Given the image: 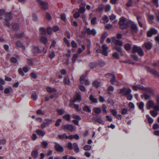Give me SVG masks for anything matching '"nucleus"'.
I'll list each match as a JSON object with an SVG mask.
<instances>
[{
	"label": "nucleus",
	"mask_w": 159,
	"mask_h": 159,
	"mask_svg": "<svg viewBox=\"0 0 159 159\" xmlns=\"http://www.w3.org/2000/svg\"><path fill=\"white\" fill-rule=\"evenodd\" d=\"M2 16L4 17V25L8 27H10V24L9 21L12 18V16L11 13L9 12H6L3 9L0 10V19L2 20L3 17Z\"/></svg>",
	"instance_id": "f257e3e1"
},
{
	"label": "nucleus",
	"mask_w": 159,
	"mask_h": 159,
	"mask_svg": "<svg viewBox=\"0 0 159 159\" xmlns=\"http://www.w3.org/2000/svg\"><path fill=\"white\" fill-rule=\"evenodd\" d=\"M19 29V25L16 23H14L12 25L11 30L13 33L16 34V36L17 38H24L25 39H28L27 36H24V34L23 33H21L20 34H18L16 32Z\"/></svg>",
	"instance_id": "f03ea898"
},
{
	"label": "nucleus",
	"mask_w": 159,
	"mask_h": 159,
	"mask_svg": "<svg viewBox=\"0 0 159 159\" xmlns=\"http://www.w3.org/2000/svg\"><path fill=\"white\" fill-rule=\"evenodd\" d=\"M112 43L115 44V48L116 50L119 52H121L122 50L120 46L123 45L122 42L118 40H117L116 37H113L111 39Z\"/></svg>",
	"instance_id": "7ed1b4c3"
},
{
	"label": "nucleus",
	"mask_w": 159,
	"mask_h": 159,
	"mask_svg": "<svg viewBox=\"0 0 159 159\" xmlns=\"http://www.w3.org/2000/svg\"><path fill=\"white\" fill-rule=\"evenodd\" d=\"M128 27L130 28L131 30L130 33L134 34L137 33L138 31V29L137 25L133 21L129 20L128 23Z\"/></svg>",
	"instance_id": "20e7f679"
},
{
	"label": "nucleus",
	"mask_w": 159,
	"mask_h": 159,
	"mask_svg": "<svg viewBox=\"0 0 159 159\" xmlns=\"http://www.w3.org/2000/svg\"><path fill=\"white\" fill-rule=\"evenodd\" d=\"M129 20H127L124 17H122L120 19L119 24L120 27L121 29L125 28L128 27V23Z\"/></svg>",
	"instance_id": "39448f33"
},
{
	"label": "nucleus",
	"mask_w": 159,
	"mask_h": 159,
	"mask_svg": "<svg viewBox=\"0 0 159 159\" xmlns=\"http://www.w3.org/2000/svg\"><path fill=\"white\" fill-rule=\"evenodd\" d=\"M106 76L111 79V82L112 84L114 85L115 83H116V85L117 86H119L120 83L118 82V80H116V77L115 75L111 73H108L107 74Z\"/></svg>",
	"instance_id": "423d86ee"
},
{
	"label": "nucleus",
	"mask_w": 159,
	"mask_h": 159,
	"mask_svg": "<svg viewBox=\"0 0 159 159\" xmlns=\"http://www.w3.org/2000/svg\"><path fill=\"white\" fill-rule=\"evenodd\" d=\"M136 52H137L139 55L140 56H142L144 55L143 51L141 47L134 45L133 48L132 53Z\"/></svg>",
	"instance_id": "0eeeda50"
},
{
	"label": "nucleus",
	"mask_w": 159,
	"mask_h": 159,
	"mask_svg": "<svg viewBox=\"0 0 159 159\" xmlns=\"http://www.w3.org/2000/svg\"><path fill=\"white\" fill-rule=\"evenodd\" d=\"M81 95L79 93H77L75 95L74 99L70 102L69 106L71 107L73 103H74L77 101H81Z\"/></svg>",
	"instance_id": "6e6552de"
},
{
	"label": "nucleus",
	"mask_w": 159,
	"mask_h": 159,
	"mask_svg": "<svg viewBox=\"0 0 159 159\" xmlns=\"http://www.w3.org/2000/svg\"><path fill=\"white\" fill-rule=\"evenodd\" d=\"M84 30L86 33H87L89 35L93 34L95 35L96 33V31L95 29H93L91 30L90 28H87L86 27H84Z\"/></svg>",
	"instance_id": "1a4fd4ad"
},
{
	"label": "nucleus",
	"mask_w": 159,
	"mask_h": 159,
	"mask_svg": "<svg viewBox=\"0 0 159 159\" xmlns=\"http://www.w3.org/2000/svg\"><path fill=\"white\" fill-rule=\"evenodd\" d=\"M157 32V30L153 28H151L147 33V36L148 37H151L153 35L156 34Z\"/></svg>",
	"instance_id": "9d476101"
},
{
	"label": "nucleus",
	"mask_w": 159,
	"mask_h": 159,
	"mask_svg": "<svg viewBox=\"0 0 159 159\" xmlns=\"http://www.w3.org/2000/svg\"><path fill=\"white\" fill-rule=\"evenodd\" d=\"M62 128L63 129H67L70 131H72L74 129V128L72 125L67 124L66 125H63L62 126Z\"/></svg>",
	"instance_id": "9b49d317"
},
{
	"label": "nucleus",
	"mask_w": 159,
	"mask_h": 159,
	"mask_svg": "<svg viewBox=\"0 0 159 159\" xmlns=\"http://www.w3.org/2000/svg\"><path fill=\"white\" fill-rule=\"evenodd\" d=\"M37 2L39 5L44 9H46L48 8V5L47 2H44L41 0H37Z\"/></svg>",
	"instance_id": "f8f14e48"
},
{
	"label": "nucleus",
	"mask_w": 159,
	"mask_h": 159,
	"mask_svg": "<svg viewBox=\"0 0 159 159\" xmlns=\"http://www.w3.org/2000/svg\"><path fill=\"white\" fill-rule=\"evenodd\" d=\"M46 122L43 123L41 125V127L42 128H44L46 127L47 125L51 124L52 120L48 119H46L44 120Z\"/></svg>",
	"instance_id": "ddd939ff"
},
{
	"label": "nucleus",
	"mask_w": 159,
	"mask_h": 159,
	"mask_svg": "<svg viewBox=\"0 0 159 159\" xmlns=\"http://www.w3.org/2000/svg\"><path fill=\"white\" fill-rule=\"evenodd\" d=\"M55 148L56 150L59 152H62L63 151V147L57 143H55Z\"/></svg>",
	"instance_id": "4468645a"
},
{
	"label": "nucleus",
	"mask_w": 159,
	"mask_h": 159,
	"mask_svg": "<svg viewBox=\"0 0 159 159\" xmlns=\"http://www.w3.org/2000/svg\"><path fill=\"white\" fill-rule=\"evenodd\" d=\"M131 91L130 89H128L126 92L125 93V96H127V99L128 100H131L133 98L132 95L130 94Z\"/></svg>",
	"instance_id": "2eb2a0df"
},
{
	"label": "nucleus",
	"mask_w": 159,
	"mask_h": 159,
	"mask_svg": "<svg viewBox=\"0 0 159 159\" xmlns=\"http://www.w3.org/2000/svg\"><path fill=\"white\" fill-rule=\"evenodd\" d=\"M28 68L27 67H24L23 68V70L20 68H19L18 69V72L19 74L20 75L22 76H23L24 75V74L23 72V71L25 73H26L28 72Z\"/></svg>",
	"instance_id": "dca6fc26"
},
{
	"label": "nucleus",
	"mask_w": 159,
	"mask_h": 159,
	"mask_svg": "<svg viewBox=\"0 0 159 159\" xmlns=\"http://www.w3.org/2000/svg\"><path fill=\"white\" fill-rule=\"evenodd\" d=\"M108 48L105 44H103L102 46V53L103 55L105 56H107L108 55V52H107Z\"/></svg>",
	"instance_id": "f3484780"
},
{
	"label": "nucleus",
	"mask_w": 159,
	"mask_h": 159,
	"mask_svg": "<svg viewBox=\"0 0 159 159\" xmlns=\"http://www.w3.org/2000/svg\"><path fill=\"white\" fill-rule=\"evenodd\" d=\"M32 51L34 55H36L38 53L41 52V51L37 47L34 46L32 50Z\"/></svg>",
	"instance_id": "a211bd4d"
},
{
	"label": "nucleus",
	"mask_w": 159,
	"mask_h": 159,
	"mask_svg": "<svg viewBox=\"0 0 159 159\" xmlns=\"http://www.w3.org/2000/svg\"><path fill=\"white\" fill-rule=\"evenodd\" d=\"M156 102L157 104H155L154 107V109L156 110L159 111V94L156 96Z\"/></svg>",
	"instance_id": "6ab92c4d"
},
{
	"label": "nucleus",
	"mask_w": 159,
	"mask_h": 159,
	"mask_svg": "<svg viewBox=\"0 0 159 159\" xmlns=\"http://www.w3.org/2000/svg\"><path fill=\"white\" fill-rule=\"evenodd\" d=\"M147 70L154 75L157 76H159V73L155 70L149 67H147Z\"/></svg>",
	"instance_id": "aec40b11"
},
{
	"label": "nucleus",
	"mask_w": 159,
	"mask_h": 159,
	"mask_svg": "<svg viewBox=\"0 0 159 159\" xmlns=\"http://www.w3.org/2000/svg\"><path fill=\"white\" fill-rule=\"evenodd\" d=\"M155 105L154 101L152 100H150L148 102L147 105V107L148 109H149L152 107H153L154 108V107Z\"/></svg>",
	"instance_id": "412c9836"
},
{
	"label": "nucleus",
	"mask_w": 159,
	"mask_h": 159,
	"mask_svg": "<svg viewBox=\"0 0 159 159\" xmlns=\"http://www.w3.org/2000/svg\"><path fill=\"white\" fill-rule=\"evenodd\" d=\"M36 133L39 136H43L45 134V132L44 130L40 129H38L36 131Z\"/></svg>",
	"instance_id": "4be33fe9"
},
{
	"label": "nucleus",
	"mask_w": 159,
	"mask_h": 159,
	"mask_svg": "<svg viewBox=\"0 0 159 159\" xmlns=\"http://www.w3.org/2000/svg\"><path fill=\"white\" fill-rule=\"evenodd\" d=\"M31 154L35 159H36L38 156V150L36 149L33 151L31 152Z\"/></svg>",
	"instance_id": "5701e85b"
},
{
	"label": "nucleus",
	"mask_w": 159,
	"mask_h": 159,
	"mask_svg": "<svg viewBox=\"0 0 159 159\" xmlns=\"http://www.w3.org/2000/svg\"><path fill=\"white\" fill-rule=\"evenodd\" d=\"M143 46L145 47V48L148 50L150 49L152 47V44L149 42H148L145 43Z\"/></svg>",
	"instance_id": "b1692460"
},
{
	"label": "nucleus",
	"mask_w": 159,
	"mask_h": 159,
	"mask_svg": "<svg viewBox=\"0 0 159 159\" xmlns=\"http://www.w3.org/2000/svg\"><path fill=\"white\" fill-rule=\"evenodd\" d=\"M140 88L141 89H143L144 90H145L147 92L150 94H154V92H153V90L150 88L143 87V88L142 87V88Z\"/></svg>",
	"instance_id": "393cba45"
},
{
	"label": "nucleus",
	"mask_w": 159,
	"mask_h": 159,
	"mask_svg": "<svg viewBox=\"0 0 159 159\" xmlns=\"http://www.w3.org/2000/svg\"><path fill=\"white\" fill-rule=\"evenodd\" d=\"M90 100L93 102L97 103L98 102L97 99L94 97L93 95H91L89 97Z\"/></svg>",
	"instance_id": "a878e982"
},
{
	"label": "nucleus",
	"mask_w": 159,
	"mask_h": 159,
	"mask_svg": "<svg viewBox=\"0 0 159 159\" xmlns=\"http://www.w3.org/2000/svg\"><path fill=\"white\" fill-rule=\"evenodd\" d=\"M48 93H52L56 92V90L55 88L47 87L46 89Z\"/></svg>",
	"instance_id": "bb28decb"
},
{
	"label": "nucleus",
	"mask_w": 159,
	"mask_h": 159,
	"mask_svg": "<svg viewBox=\"0 0 159 159\" xmlns=\"http://www.w3.org/2000/svg\"><path fill=\"white\" fill-rule=\"evenodd\" d=\"M16 45L18 47H21L23 50L25 49V46L23 45L20 41H17L16 43Z\"/></svg>",
	"instance_id": "cd10ccee"
},
{
	"label": "nucleus",
	"mask_w": 159,
	"mask_h": 159,
	"mask_svg": "<svg viewBox=\"0 0 159 159\" xmlns=\"http://www.w3.org/2000/svg\"><path fill=\"white\" fill-rule=\"evenodd\" d=\"M137 105H138L139 109L142 110V112H143L144 111V103L143 102H140L139 103H138Z\"/></svg>",
	"instance_id": "c85d7f7f"
},
{
	"label": "nucleus",
	"mask_w": 159,
	"mask_h": 159,
	"mask_svg": "<svg viewBox=\"0 0 159 159\" xmlns=\"http://www.w3.org/2000/svg\"><path fill=\"white\" fill-rule=\"evenodd\" d=\"M104 8V5L102 4L99 5L97 8L96 9V10L98 12H100L103 10Z\"/></svg>",
	"instance_id": "c756f323"
},
{
	"label": "nucleus",
	"mask_w": 159,
	"mask_h": 159,
	"mask_svg": "<svg viewBox=\"0 0 159 159\" xmlns=\"http://www.w3.org/2000/svg\"><path fill=\"white\" fill-rule=\"evenodd\" d=\"M74 150L75 152H77L79 151V149L77 143H73Z\"/></svg>",
	"instance_id": "7c9ffc66"
},
{
	"label": "nucleus",
	"mask_w": 159,
	"mask_h": 159,
	"mask_svg": "<svg viewBox=\"0 0 159 159\" xmlns=\"http://www.w3.org/2000/svg\"><path fill=\"white\" fill-rule=\"evenodd\" d=\"M114 90V88L113 86H109L108 89H107V93L111 95L112 94V93H111L110 91H113Z\"/></svg>",
	"instance_id": "2f4dec72"
},
{
	"label": "nucleus",
	"mask_w": 159,
	"mask_h": 159,
	"mask_svg": "<svg viewBox=\"0 0 159 159\" xmlns=\"http://www.w3.org/2000/svg\"><path fill=\"white\" fill-rule=\"evenodd\" d=\"M63 118L67 121L70 120V116L69 114L65 115L63 116Z\"/></svg>",
	"instance_id": "473e14b6"
},
{
	"label": "nucleus",
	"mask_w": 159,
	"mask_h": 159,
	"mask_svg": "<svg viewBox=\"0 0 159 159\" xmlns=\"http://www.w3.org/2000/svg\"><path fill=\"white\" fill-rule=\"evenodd\" d=\"M40 41L44 44H46L48 42L47 39L44 36H42L41 38Z\"/></svg>",
	"instance_id": "72a5a7b5"
},
{
	"label": "nucleus",
	"mask_w": 159,
	"mask_h": 159,
	"mask_svg": "<svg viewBox=\"0 0 159 159\" xmlns=\"http://www.w3.org/2000/svg\"><path fill=\"white\" fill-rule=\"evenodd\" d=\"M92 84L94 87L98 88L100 86V83L97 81H95Z\"/></svg>",
	"instance_id": "f704fd0d"
},
{
	"label": "nucleus",
	"mask_w": 159,
	"mask_h": 159,
	"mask_svg": "<svg viewBox=\"0 0 159 159\" xmlns=\"http://www.w3.org/2000/svg\"><path fill=\"white\" fill-rule=\"evenodd\" d=\"M12 90V88L11 87L8 88H6L4 89V92L5 94H8Z\"/></svg>",
	"instance_id": "c9c22d12"
},
{
	"label": "nucleus",
	"mask_w": 159,
	"mask_h": 159,
	"mask_svg": "<svg viewBox=\"0 0 159 159\" xmlns=\"http://www.w3.org/2000/svg\"><path fill=\"white\" fill-rule=\"evenodd\" d=\"M154 110L151 111L150 113L153 116L155 117L157 115L158 113L157 111Z\"/></svg>",
	"instance_id": "e433bc0d"
},
{
	"label": "nucleus",
	"mask_w": 159,
	"mask_h": 159,
	"mask_svg": "<svg viewBox=\"0 0 159 159\" xmlns=\"http://www.w3.org/2000/svg\"><path fill=\"white\" fill-rule=\"evenodd\" d=\"M82 50L80 48H79L78 49V50L77 51V53L78 54L81 53L83 50H84L85 49V47L84 45H82Z\"/></svg>",
	"instance_id": "4c0bfd02"
},
{
	"label": "nucleus",
	"mask_w": 159,
	"mask_h": 159,
	"mask_svg": "<svg viewBox=\"0 0 159 159\" xmlns=\"http://www.w3.org/2000/svg\"><path fill=\"white\" fill-rule=\"evenodd\" d=\"M39 31L41 34L43 35H45L46 34V30L43 27H41L39 29Z\"/></svg>",
	"instance_id": "58836bf2"
},
{
	"label": "nucleus",
	"mask_w": 159,
	"mask_h": 159,
	"mask_svg": "<svg viewBox=\"0 0 159 159\" xmlns=\"http://www.w3.org/2000/svg\"><path fill=\"white\" fill-rule=\"evenodd\" d=\"M95 120L98 123L102 124H104L105 123L104 121L99 118H95Z\"/></svg>",
	"instance_id": "ea45409f"
},
{
	"label": "nucleus",
	"mask_w": 159,
	"mask_h": 159,
	"mask_svg": "<svg viewBox=\"0 0 159 159\" xmlns=\"http://www.w3.org/2000/svg\"><path fill=\"white\" fill-rule=\"evenodd\" d=\"M72 118L74 119L75 120L79 121L81 120L80 117L78 115H77L75 114H72Z\"/></svg>",
	"instance_id": "a19ab883"
},
{
	"label": "nucleus",
	"mask_w": 159,
	"mask_h": 159,
	"mask_svg": "<svg viewBox=\"0 0 159 159\" xmlns=\"http://www.w3.org/2000/svg\"><path fill=\"white\" fill-rule=\"evenodd\" d=\"M85 78V75H82L80 79V83L82 84H83L84 83V80Z\"/></svg>",
	"instance_id": "79ce46f5"
},
{
	"label": "nucleus",
	"mask_w": 159,
	"mask_h": 159,
	"mask_svg": "<svg viewBox=\"0 0 159 159\" xmlns=\"http://www.w3.org/2000/svg\"><path fill=\"white\" fill-rule=\"evenodd\" d=\"M106 12H108L110 11L111 8V6L109 4H107L104 7Z\"/></svg>",
	"instance_id": "37998d69"
},
{
	"label": "nucleus",
	"mask_w": 159,
	"mask_h": 159,
	"mask_svg": "<svg viewBox=\"0 0 159 159\" xmlns=\"http://www.w3.org/2000/svg\"><path fill=\"white\" fill-rule=\"evenodd\" d=\"M102 20L104 23H107L109 21L108 18L106 15H105L103 17Z\"/></svg>",
	"instance_id": "c03bdc74"
},
{
	"label": "nucleus",
	"mask_w": 159,
	"mask_h": 159,
	"mask_svg": "<svg viewBox=\"0 0 159 159\" xmlns=\"http://www.w3.org/2000/svg\"><path fill=\"white\" fill-rule=\"evenodd\" d=\"M37 98V95L35 92L33 93L31 95V98L33 100H36Z\"/></svg>",
	"instance_id": "a18cd8bd"
},
{
	"label": "nucleus",
	"mask_w": 159,
	"mask_h": 159,
	"mask_svg": "<svg viewBox=\"0 0 159 159\" xmlns=\"http://www.w3.org/2000/svg\"><path fill=\"white\" fill-rule=\"evenodd\" d=\"M94 111L95 113L98 114L101 111V110L99 107H96L94 109Z\"/></svg>",
	"instance_id": "49530a36"
},
{
	"label": "nucleus",
	"mask_w": 159,
	"mask_h": 159,
	"mask_svg": "<svg viewBox=\"0 0 159 159\" xmlns=\"http://www.w3.org/2000/svg\"><path fill=\"white\" fill-rule=\"evenodd\" d=\"M55 56V53L54 51H52L50 52L49 55V57L51 59H52Z\"/></svg>",
	"instance_id": "de8ad7c7"
},
{
	"label": "nucleus",
	"mask_w": 159,
	"mask_h": 159,
	"mask_svg": "<svg viewBox=\"0 0 159 159\" xmlns=\"http://www.w3.org/2000/svg\"><path fill=\"white\" fill-rule=\"evenodd\" d=\"M72 105L74 106V108H75L77 109L78 111H81V109L79 108V106L78 104H74L73 103L70 107H71Z\"/></svg>",
	"instance_id": "09e8293b"
},
{
	"label": "nucleus",
	"mask_w": 159,
	"mask_h": 159,
	"mask_svg": "<svg viewBox=\"0 0 159 159\" xmlns=\"http://www.w3.org/2000/svg\"><path fill=\"white\" fill-rule=\"evenodd\" d=\"M57 112L59 115H61L65 112V110L63 109H58L57 110Z\"/></svg>",
	"instance_id": "8fccbe9b"
},
{
	"label": "nucleus",
	"mask_w": 159,
	"mask_h": 159,
	"mask_svg": "<svg viewBox=\"0 0 159 159\" xmlns=\"http://www.w3.org/2000/svg\"><path fill=\"white\" fill-rule=\"evenodd\" d=\"M127 91V90H126V89L125 88H123L120 89V93L122 94L123 95L125 96V93Z\"/></svg>",
	"instance_id": "3c124183"
},
{
	"label": "nucleus",
	"mask_w": 159,
	"mask_h": 159,
	"mask_svg": "<svg viewBox=\"0 0 159 159\" xmlns=\"http://www.w3.org/2000/svg\"><path fill=\"white\" fill-rule=\"evenodd\" d=\"M66 137H67V136L66 135V133H64L62 135H58L59 138L61 139L65 138L66 139Z\"/></svg>",
	"instance_id": "603ef678"
},
{
	"label": "nucleus",
	"mask_w": 159,
	"mask_h": 159,
	"mask_svg": "<svg viewBox=\"0 0 159 159\" xmlns=\"http://www.w3.org/2000/svg\"><path fill=\"white\" fill-rule=\"evenodd\" d=\"M83 110L84 111L90 112L91 111L89 107L88 106H85L83 108Z\"/></svg>",
	"instance_id": "864d4df0"
},
{
	"label": "nucleus",
	"mask_w": 159,
	"mask_h": 159,
	"mask_svg": "<svg viewBox=\"0 0 159 159\" xmlns=\"http://www.w3.org/2000/svg\"><path fill=\"white\" fill-rule=\"evenodd\" d=\"M141 19V17L140 16H137V20L138 21L139 26L141 28L143 27V25L140 21L139 20Z\"/></svg>",
	"instance_id": "5fc2aeb1"
},
{
	"label": "nucleus",
	"mask_w": 159,
	"mask_h": 159,
	"mask_svg": "<svg viewBox=\"0 0 159 159\" xmlns=\"http://www.w3.org/2000/svg\"><path fill=\"white\" fill-rule=\"evenodd\" d=\"M133 4V0H129L126 4V6L127 7H129L132 6Z\"/></svg>",
	"instance_id": "6e6d98bb"
},
{
	"label": "nucleus",
	"mask_w": 159,
	"mask_h": 159,
	"mask_svg": "<svg viewBox=\"0 0 159 159\" xmlns=\"http://www.w3.org/2000/svg\"><path fill=\"white\" fill-rule=\"evenodd\" d=\"M52 30L54 32L57 31L59 30V27L57 25H55L52 28Z\"/></svg>",
	"instance_id": "4d7b16f0"
},
{
	"label": "nucleus",
	"mask_w": 159,
	"mask_h": 159,
	"mask_svg": "<svg viewBox=\"0 0 159 159\" xmlns=\"http://www.w3.org/2000/svg\"><path fill=\"white\" fill-rule=\"evenodd\" d=\"M98 64L101 66H103L105 65V63L103 61L100 60L99 61Z\"/></svg>",
	"instance_id": "13d9d810"
},
{
	"label": "nucleus",
	"mask_w": 159,
	"mask_h": 159,
	"mask_svg": "<svg viewBox=\"0 0 159 159\" xmlns=\"http://www.w3.org/2000/svg\"><path fill=\"white\" fill-rule=\"evenodd\" d=\"M63 40L64 42L66 44L68 47L70 46V42L66 38H64Z\"/></svg>",
	"instance_id": "bf43d9fd"
},
{
	"label": "nucleus",
	"mask_w": 159,
	"mask_h": 159,
	"mask_svg": "<svg viewBox=\"0 0 159 159\" xmlns=\"http://www.w3.org/2000/svg\"><path fill=\"white\" fill-rule=\"evenodd\" d=\"M142 97L144 98L145 100H147L150 98V96L146 93L143 94L142 95Z\"/></svg>",
	"instance_id": "052dcab7"
},
{
	"label": "nucleus",
	"mask_w": 159,
	"mask_h": 159,
	"mask_svg": "<svg viewBox=\"0 0 159 159\" xmlns=\"http://www.w3.org/2000/svg\"><path fill=\"white\" fill-rule=\"evenodd\" d=\"M112 56L117 59H118L119 58V55L118 53L116 52H115L113 53L112 54Z\"/></svg>",
	"instance_id": "680f3d73"
},
{
	"label": "nucleus",
	"mask_w": 159,
	"mask_h": 159,
	"mask_svg": "<svg viewBox=\"0 0 159 159\" xmlns=\"http://www.w3.org/2000/svg\"><path fill=\"white\" fill-rule=\"evenodd\" d=\"M67 147L70 150H71L73 148L72 144L71 142H69L68 143Z\"/></svg>",
	"instance_id": "e2e57ef3"
},
{
	"label": "nucleus",
	"mask_w": 159,
	"mask_h": 159,
	"mask_svg": "<svg viewBox=\"0 0 159 159\" xmlns=\"http://www.w3.org/2000/svg\"><path fill=\"white\" fill-rule=\"evenodd\" d=\"M10 60L11 62L13 63H16L17 61V59L14 57H11Z\"/></svg>",
	"instance_id": "0e129e2a"
},
{
	"label": "nucleus",
	"mask_w": 159,
	"mask_h": 159,
	"mask_svg": "<svg viewBox=\"0 0 159 159\" xmlns=\"http://www.w3.org/2000/svg\"><path fill=\"white\" fill-rule=\"evenodd\" d=\"M71 46L73 48H76L77 47V44L73 40L71 42Z\"/></svg>",
	"instance_id": "69168bd1"
},
{
	"label": "nucleus",
	"mask_w": 159,
	"mask_h": 159,
	"mask_svg": "<svg viewBox=\"0 0 159 159\" xmlns=\"http://www.w3.org/2000/svg\"><path fill=\"white\" fill-rule=\"evenodd\" d=\"M97 18L96 17H94L91 20V24L94 25L96 23Z\"/></svg>",
	"instance_id": "338daca9"
},
{
	"label": "nucleus",
	"mask_w": 159,
	"mask_h": 159,
	"mask_svg": "<svg viewBox=\"0 0 159 159\" xmlns=\"http://www.w3.org/2000/svg\"><path fill=\"white\" fill-rule=\"evenodd\" d=\"M91 148V146L89 145H85L84 147V149L85 151L90 150Z\"/></svg>",
	"instance_id": "774afa93"
}]
</instances>
